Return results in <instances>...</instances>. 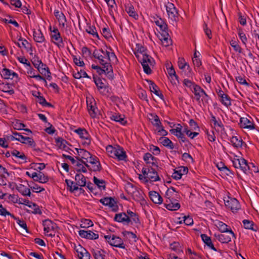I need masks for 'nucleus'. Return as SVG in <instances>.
I'll return each instance as SVG.
<instances>
[{
	"label": "nucleus",
	"mask_w": 259,
	"mask_h": 259,
	"mask_svg": "<svg viewBox=\"0 0 259 259\" xmlns=\"http://www.w3.org/2000/svg\"><path fill=\"white\" fill-rule=\"evenodd\" d=\"M173 192L170 191H167L165 193V202L164 205L165 207L171 211H175L180 208L181 205L178 202L180 197L178 194L172 195Z\"/></svg>",
	"instance_id": "f257e3e1"
},
{
	"label": "nucleus",
	"mask_w": 259,
	"mask_h": 259,
	"mask_svg": "<svg viewBox=\"0 0 259 259\" xmlns=\"http://www.w3.org/2000/svg\"><path fill=\"white\" fill-rule=\"evenodd\" d=\"M137 58L141 63L145 73L147 74H150L152 73V70L150 69V66H153L155 63L154 59L147 54H138L137 55Z\"/></svg>",
	"instance_id": "f03ea898"
},
{
	"label": "nucleus",
	"mask_w": 259,
	"mask_h": 259,
	"mask_svg": "<svg viewBox=\"0 0 259 259\" xmlns=\"http://www.w3.org/2000/svg\"><path fill=\"white\" fill-rule=\"evenodd\" d=\"M100 64L103 66L102 68L98 65L93 64L92 65V68L96 70L97 72L99 75L105 73L108 75L109 78L113 79V69L110 63H104V61L102 60Z\"/></svg>",
	"instance_id": "7ed1b4c3"
},
{
	"label": "nucleus",
	"mask_w": 259,
	"mask_h": 259,
	"mask_svg": "<svg viewBox=\"0 0 259 259\" xmlns=\"http://www.w3.org/2000/svg\"><path fill=\"white\" fill-rule=\"evenodd\" d=\"M194 87L195 88H194L193 92L196 96V101L200 102L201 97V101L203 105L208 104L210 99L209 96L199 85H195Z\"/></svg>",
	"instance_id": "20e7f679"
},
{
	"label": "nucleus",
	"mask_w": 259,
	"mask_h": 259,
	"mask_svg": "<svg viewBox=\"0 0 259 259\" xmlns=\"http://www.w3.org/2000/svg\"><path fill=\"white\" fill-rule=\"evenodd\" d=\"M13 134L14 136L10 137L12 141L17 140L23 144H28L33 148L35 147L36 143L32 138L24 137L21 134L17 132H13Z\"/></svg>",
	"instance_id": "39448f33"
},
{
	"label": "nucleus",
	"mask_w": 259,
	"mask_h": 259,
	"mask_svg": "<svg viewBox=\"0 0 259 259\" xmlns=\"http://www.w3.org/2000/svg\"><path fill=\"white\" fill-rule=\"evenodd\" d=\"M166 10L168 18L172 21H177L179 18V13L175 5L171 3H168L166 6Z\"/></svg>",
	"instance_id": "423d86ee"
},
{
	"label": "nucleus",
	"mask_w": 259,
	"mask_h": 259,
	"mask_svg": "<svg viewBox=\"0 0 259 259\" xmlns=\"http://www.w3.org/2000/svg\"><path fill=\"white\" fill-rule=\"evenodd\" d=\"M215 237L222 243H228L231 241L232 237H235V234L230 230L229 232L221 234H214Z\"/></svg>",
	"instance_id": "0eeeda50"
},
{
	"label": "nucleus",
	"mask_w": 259,
	"mask_h": 259,
	"mask_svg": "<svg viewBox=\"0 0 259 259\" xmlns=\"http://www.w3.org/2000/svg\"><path fill=\"white\" fill-rule=\"evenodd\" d=\"M225 204L227 207L230 209L232 212H236L240 208V205L239 201L235 198L228 197L227 200H225Z\"/></svg>",
	"instance_id": "6e6552de"
},
{
	"label": "nucleus",
	"mask_w": 259,
	"mask_h": 259,
	"mask_svg": "<svg viewBox=\"0 0 259 259\" xmlns=\"http://www.w3.org/2000/svg\"><path fill=\"white\" fill-rule=\"evenodd\" d=\"M87 105L89 114L92 118H94L97 115L98 111L96 107V103L93 98H87Z\"/></svg>",
	"instance_id": "1a4fd4ad"
},
{
	"label": "nucleus",
	"mask_w": 259,
	"mask_h": 259,
	"mask_svg": "<svg viewBox=\"0 0 259 259\" xmlns=\"http://www.w3.org/2000/svg\"><path fill=\"white\" fill-rule=\"evenodd\" d=\"M109 148L111 149V153H113L119 160H125L126 158V152L122 148L118 147V148H114L112 146H109Z\"/></svg>",
	"instance_id": "9d476101"
},
{
	"label": "nucleus",
	"mask_w": 259,
	"mask_h": 259,
	"mask_svg": "<svg viewBox=\"0 0 259 259\" xmlns=\"http://www.w3.org/2000/svg\"><path fill=\"white\" fill-rule=\"evenodd\" d=\"M160 180L156 170L150 166L149 171L148 172V176L144 177V181L145 183H148L149 181L151 182H156Z\"/></svg>",
	"instance_id": "9b49d317"
},
{
	"label": "nucleus",
	"mask_w": 259,
	"mask_h": 259,
	"mask_svg": "<svg viewBox=\"0 0 259 259\" xmlns=\"http://www.w3.org/2000/svg\"><path fill=\"white\" fill-rule=\"evenodd\" d=\"M114 221L119 223H122L126 225H128L131 223V220L125 212H120L115 214Z\"/></svg>",
	"instance_id": "f8f14e48"
},
{
	"label": "nucleus",
	"mask_w": 259,
	"mask_h": 259,
	"mask_svg": "<svg viewBox=\"0 0 259 259\" xmlns=\"http://www.w3.org/2000/svg\"><path fill=\"white\" fill-rule=\"evenodd\" d=\"M87 162L93 165L92 170L94 171H100L101 170L102 166L98 158L95 155H92L87 160Z\"/></svg>",
	"instance_id": "ddd939ff"
},
{
	"label": "nucleus",
	"mask_w": 259,
	"mask_h": 259,
	"mask_svg": "<svg viewBox=\"0 0 259 259\" xmlns=\"http://www.w3.org/2000/svg\"><path fill=\"white\" fill-rule=\"evenodd\" d=\"M108 242L111 246L123 249L125 248V245L122 239L114 235H112L111 240H108Z\"/></svg>",
	"instance_id": "4468645a"
},
{
	"label": "nucleus",
	"mask_w": 259,
	"mask_h": 259,
	"mask_svg": "<svg viewBox=\"0 0 259 259\" xmlns=\"http://www.w3.org/2000/svg\"><path fill=\"white\" fill-rule=\"evenodd\" d=\"M51 31L53 33L51 35L52 39L56 41H53V42L54 44H55L57 46H61V44H63V39L61 36V34L59 31V30L57 28H54L53 30H51Z\"/></svg>",
	"instance_id": "2eb2a0df"
},
{
	"label": "nucleus",
	"mask_w": 259,
	"mask_h": 259,
	"mask_svg": "<svg viewBox=\"0 0 259 259\" xmlns=\"http://www.w3.org/2000/svg\"><path fill=\"white\" fill-rule=\"evenodd\" d=\"M166 67L167 73H168V75L171 78L172 80H171V82L172 83L176 84L177 82L178 83L179 82L178 76L176 74V71H175L173 66L172 65L170 66L169 63H167L166 65Z\"/></svg>",
	"instance_id": "dca6fc26"
},
{
	"label": "nucleus",
	"mask_w": 259,
	"mask_h": 259,
	"mask_svg": "<svg viewBox=\"0 0 259 259\" xmlns=\"http://www.w3.org/2000/svg\"><path fill=\"white\" fill-rule=\"evenodd\" d=\"M44 230L47 233L51 231H54L57 228L56 224L50 220H46L43 221Z\"/></svg>",
	"instance_id": "f3484780"
},
{
	"label": "nucleus",
	"mask_w": 259,
	"mask_h": 259,
	"mask_svg": "<svg viewBox=\"0 0 259 259\" xmlns=\"http://www.w3.org/2000/svg\"><path fill=\"white\" fill-rule=\"evenodd\" d=\"M100 51L104 54L103 57H104V59H107V62H110V64H111V62H116L117 61V58L114 53L109 52V51L104 50L102 49H100ZM102 57L103 58V57Z\"/></svg>",
	"instance_id": "a211bd4d"
},
{
	"label": "nucleus",
	"mask_w": 259,
	"mask_h": 259,
	"mask_svg": "<svg viewBox=\"0 0 259 259\" xmlns=\"http://www.w3.org/2000/svg\"><path fill=\"white\" fill-rule=\"evenodd\" d=\"M240 126L242 128L253 130L255 128L253 123L246 117H241L240 118Z\"/></svg>",
	"instance_id": "6ab92c4d"
},
{
	"label": "nucleus",
	"mask_w": 259,
	"mask_h": 259,
	"mask_svg": "<svg viewBox=\"0 0 259 259\" xmlns=\"http://www.w3.org/2000/svg\"><path fill=\"white\" fill-rule=\"evenodd\" d=\"M144 160L147 164H151V166L157 167V159L152 155L150 153H146L143 157Z\"/></svg>",
	"instance_id": "aec40b11"
},
{
	"label": "nucleus",
	"mask_w": 259,
	"mask_h": 259,
	"mask_svg": "<svg viewBox=\"0 0 259 259\" xmlns=\"http://www.w3.org/2000/svg\"><path fill=\"white\" fill-rule=\"evenodd\" d=\"M147 81L149 83L150 91L155 94L157 96L159 97L161 99H163L164 96L159 90L158 86L151 80H147Z\"/></svg>",
	"instance_id": "412c9836"
},
{
	"label": "nucleus",
	"mask_w": 259,
	"mask_h": 259,
	"mask_svg": "<svg viewBox=\"0 0 259 259\" xmlns=\"http://www.w3.org/2000/svg\"><path fill=\"white\" fill-rule=\"evenodd\" d=\"M149 195L150 199L153 203L158 204H160L162 203L163 198L157 192L154 191H150Z\"/></svg>",
	"instance_id": "4be33fe9"
},
{
	"label": "nucleus",
	"mask_w": 259,
	"mask_h": 259,
	"mask_svg": "<svg viewBox=\"0 0 259 259\" xmlns=\"http://www.w3.org/2000/svg\"><path fill=\"white\" fill-rule=\"evenodd\" d=\"M54 15L56 19L58 20L59 25L62 26V27H65L66 22V18L64 14L60 12L59 10H55L54 11Z\"/></svg>",
	"instance_id": "5701e85b"
},
{
	"label": "nucleus",
	"mask_w": 259,
	"mask_h": 259,
	"mask_svg": "<svg viewBox=\"0 0 259 259\" xmlns=\"http://www.w3.org/2000/svg\"><path fill=\"white\" fill-rule=\"evenodd\" d=\"M1 75L4 78L7 79H12L15 77H18V74L16 73L7 68H4L2 70Z\"/></svg>",
	"instance_id": "b1692460"
},
{
	"label": "nucleus",
	"mask_w": 259,
	"mask_h": 259,
	"mask_svg": "<svg viewBox=\"0 0 259 259\" xmlns=\"http://www.w3.org/2000/svg\"><path fill=\"white\" fill-rule=\"evenodd\" d=\"M155 23L156 25L159 27L160 30L162 31V34H164L165 35H168L167 25L163 20L159 19L155 21Z\"/></svg>",
	"instance_id": "393cba45"
},
{
	"label": "nucleus",
	"mask_w": 259,
	"mask_h": 259,
	"mask_svg": "<svg viewBox=\"0 0 259 259\" xmlns=\"http://www.w3.org/2000/svg\"><path fill=\"white\" fill-rule=\"evenodd\" d=\"M148 117L151 123L156 127L161 126V122L159 117L155 113L149 114Z\"/></svg>",
	"instance_id": "a878e982"
},
{
	"label": "nucleus",
	"mask_w": 259,
	"mask_h": 259,
	"mask_svg": "<svg viewBox=\"0 0 259 259\" xmlns=\"http://www.w3.org/2000/svg\"><path fill=\"white\" fill-rule=\"evenodd\" d=\"M201 237L204 243L210 248L214 251H217L216 248L214 246L211 238L207 236V235L202 234L201 235Z\"/></svg>",
	"instance_id": "bb28decb"
},
{
	"label": "nucleus",
	"mask_w": 259,
	"mask_h": 259,
	"mask_svg": "<svg viewBox=\"0 0 259 259\" xmlns=\"http://www.w3.org/2000/svg\"><path fill=\"white\" fill-rule=\"evenodd\" d=\"M14 42L16 45L18 46V47H24L27 52H30V55H32V46L26 39H24L21 44L18 42H16V41H14Z\"/></svg>",
	"instance_id": "cd10ccee"
},
{
	"label": "nucleus",
	"mask_w": 259,
	"mask_h": 259,
	"mask_svg": "<svg viewBox=\"0 0 259 259\" xmlns=\"http://www.w3.org/2000/svg\"><path fill=\"white\" fill-rule=\"evenodd\" d=\"M33 39L36 42L39 43H42L45 41V37L40 29L33 31Z\"/></svg>",
	"instance_id": "c85d7f7f"
},
{
	"label": "nucleus",
	"mask_w": 259,
	"mask_h": 259,
	"mask_svg": "<svg viewBox=\"0 0 259 259\" xmlns=\"http://www.w3.org/2000/svg\"><path fill=\"white\" fill-rule=\"evenodd\" d=\"M100 202L105 206H108L110 207H113L114 204H116V201L112 197H104L99 200Z\"/></svg>",
	"instance_id": "c756f323"
},
{
	"label": "nucleus",
	"mask_w": 259,
	"mask_h": 259,
	"mask_svg": "<svg viewBox=\"0 0 259 259\" xmlns=\"http://www.w3.org/2000/svg\"><path fill=\"white\" fill-rule=\"evenodd\" d=\"M126 214L131 220L130 224L132 225L133 223L136 224L140 223V220L139 219L138 215L137 213L132 211L131 210H127Z\"/></svg>",
	"instance_id": "7c9ffc66"
},
{
	"label": "nucleus",
	"mask_w": 259,
	"mask_h": 259,
	"mask_svg": "<svg viewBox=\"0 0 259 259\" xmlns=\"http://www.w3.org/2000/svg\"><path fill=\"white\" fill-rule=\"evenodd\" d=\"M248 163L244 158L241 157L240 166L239 168L245 174H248L249 171V166Z\"/></svg>",
	"instance_id": "2f4dec72"
},
{
	"label": "nucleus",
	"mask_w": 259,
	"mask_h": 259,
	"mask_svg": "<svg viewBox=\"0 0 259 259\" xmlns=\"http://www.w3.org/2000/svg\"><path fill=\"white\" fill-rule=\"evenodd\" d=\"M233 146L236 148H241L244 143L240 137L233 136L231 139Z\"/></svg>",
	"instance_id": "473e14b6"
},
{
	"label": "nucleus",
	"mask_w": 259,
	"mask_h": 259,
	"mask_svg": "<svg viewBox=\"0 0 259 259\" xmlns=\"http://www.w3.org/2000/svg\"><path fill=\"white\" fill-rule=\"evenodd\" d=\"M75 180L76 184L80 187L85 186L86 180L84 176L81 174H76L75 177Z\"/></svg>",
	"instance_id": "72a5a7b5"
},
{
	"label": "nucleus",
	"mask_w": 259,
	"mask_h": 259,
	"mask_svg": "<svg viewBox=\"0 0 259 259\" xmlns=\"http://www.w3.org/2000/svg\"><path fill=\"white\" fill-rule=\"evenodd\" d=\"M16 189L23 196H30L31 195L30 189L22 184H19L17 186Z\"/></svg>",
	"instance_id": "f704fd0d"
},
{
	"label": "nucleus",
	"mask_w": 259,
	"mask_h": 259,
	"mask_svg": "<svg viewBox=\"0 0 259 259\" xmlns=\"http://www.w3.org/2000/svg\"><path fill=\"white\" fill-rule=\"evenodd\" d=\"M125 11L130 17H133L135 19H138V15L135 10L134 7L131 5H128L125 7Z\"/></svg>",
	"instance_id": "c9c22d12"
},
{
	"label": "nucleus",
	"mask_w": 259,
	"mask_h": 259,
	"mask_svg": "<svg viewBox=\"0 0 259 259\" xmlns=\"http://www.w3.org/2000/svg\"><path fill=\"white\" fill-rule=\"evenodd\" d=\"M11 154L15 156L16 158H19L22 161V162H27V157L23 152H20L17 150H13L11 152Z\"/></svg>",
	"instance_id": "e433bc0d"
},
{
	"label": "nucleus",
	"mask_w": 259,
	"mask_h": 259,
	"mask_svg": "<svg viewBox=\"0 0 259 259\" xmlns=\"http://www.w3.org/2000/svg\"><path fill=\"white\" fill-rule=\"evenodd\" d=\"M85 31L90 34H91L94 38H97L100 39L99 36L98 35L96 28L94 25H89L85 29Z\"/></svg>",
	"instance_id": "4c0bfd02"
},
{
	"label": "nucleus",
	"mask_w": 259,
	"mask_h": 259,
	"mask_svg": "<svg viewBox=\"0 0 259 259\" xmlns=\"http://www.w3.org/2000/svg\"><path fill=\"white\" fill-rule=\"evenodd\" d=\"M74 132L79 135L80 138L89 140L90 135L87 130L84 128H78L75 130Z\"/></svg>",
	"instance_id": "58836bf2"
},
{
	"label": "nucleus",
	"mask_w": 259,
	"mask_h": 259,
	"mask_svg": "<svg viewBox=\"0 0 259 259\" xmlns=\"http://www.w3.org/2000/svg\"><path fill=\"white\" fill-rule=\"evenodd\" d=\"M111 119L116 122H118L122 125L126 124V120L125 119L124 116L117 114H114L112 115Z\"/></svg>",
	"instance_id": "ea45409f"
},
{
	"label": "nucleus",
	"mask_w": 259,
	"mask_h": 259,
	"mask_svg": "<svg viewBox=\"0 0 259 259\" xmlns=\"http://www.w3.org/2000/svg\"><path fill=\"white\" fill-rule=\"evenodd\" d=\"M75 150L77 151L78 155L81 156L82 159L88 160L92 156L89 152L83 149H78V148H75Z\"/></svg>",
	"instance_id": "a19ab883"
},
{
	"label": "nucleus",
	"mask_w": 259,
	"mask_h": 259,
	"mask_svg": "<svg viewBox=\"0 0 259 259\" xmlns=\"http://www.w3.org/2000/svg\"><path fill=\"white\" fill-rule=\"evenodd\" d=\"M161 143L165 147L172 149L174 148L172 142L167 137H161L159 139Z\"/></svg>",
	"instance_id": "79ce46f5"
},
{
	"label": "nucleus",
	"mask_w": 259,
	"mask_h": 259,
	"mask_svg": "<svg viewBox=\"0 0 259 259\" xmlns=\"http://www.w3.org/2000/svg\"><path fill=\"white\" fill-rule=\"evenodd\" d=\"M94 182L95 184L101 190H105L106 188V182L103 180H100L96 177H94Z\"/></svg>",
	"instance_id": "37998d69"
},
{
	"label": "nucleus",
	"mask_w": 259,
	"mask_h": 259,
	"mask_svg": "<svg viewBox=\"0 0 259 259\" xmlns=\"http://www.w3.org/2000/svg\"><path fill=\"white\" fill-rule=\"evenodd\" d=\"M57 146L61 149H65L66 148V144H68V142L63 139L62 138L58 137L55 140Z\"/></svg>",
	"instance_id": "c03bdc74"
},
{
	"label": "nucleus",
	"mask_w": 259,
	"mask_h": 259,
	"mask_svg": "<svg viewBox=\"0 0 259 259\" xmlns=\"http://www.w3.org/2000/svg\"><path fill=\"white\" fill-rule=\"evenodd\" d=\"M49 181V178L46 176L42 172L39 171L37 174V177L35 179V181L38 182L40 183H46Z\"/></svg>",
	"instance_id": "a18cd8bd"
},
{
	"label": "nucleus",
	"mask_w": 259,
	"mask_h": 259,
	"mask_svg": "<svg viewBox=\"0 0 259 259\" xmlns=\"http://www.w3.org/2000/svg\"><path fill=\"white\" fill-rule=\"evenodd\" d=\"M38 71L42 75H47V74L50 73V69L46 64H42L36 68Z\"/></svg>",
	"instance_id": "49530a36"
},
{
	"label": "nucleus",
	"mask_w": 259,
	"mask_h": 259,
	"mask_svg": "<svg viewBox=\"0 0 259 259\" xmlns=\"http://www.w3.org/2000/svg\"><path fill=\"white\" fill-rule=\"evenodd\" d=\"M220 102L225 106L229 107L231 105V100L227 94H225L223 97L220 98Z\"/></svg>",
	"instance_id": "de8ad7c7"
},
{
	"label": "nucleus",
	"mask_w": 259,
	"mask_h": 259,
	"mask_svg": "<svg viewBox=\"0 0 259 259\" xmlns=\"http://www.w3.org/2000/svg\"><path fill=\"white\" fill-rule=\"evenodd\" d=\"M100 50H95L93 53V57L95 58L98 59L100 63H101L102 60L104 61V63H108L107 59H104V57H103V58L102 57L104 56V54L102 53V54H101L99 53ZM100 52H101L100 51Z\"/></svg>",
	"instance_id": "09e8293b"
},
{
	"label": "nucleus",
	"mask_w": 259,
	"mask_h": 259,
	"mask_svg": "<svg viewBox=\"0 0 259 259\" xmlns=\"http://www.w3.org/2000/svg\"><path fill=\"white\" fill-rule=\"evenodd\" d=\"M238 36L241 39L242 44L244 45H246V42L247 41V38L245 34L244 33V32L242 30V29L241 28H238Z\"/></svg>",
	"instance_id": "8fccbe9b"
},
{
	"label": "nucleus",
	"mask_w": 259,
	"mask_h": 259,
	"mask_svg": "<svg viewBox=\"0 0 259 259\" xmlns=\"http://www.w3.org/2000/svg\"><path fill=\"white\" fill-rule=\"evenodd\" d=\"M93 78L94 82L99 90L100 91L103 89H105L104 88H105V84L104 82H102L101 78H96L94 76Z\"/></svg>",
	"instance_id": "3c124183"
},
{
	"label": "nucleus",
	"mask_w": 259,
	"mask_h": 259,
	"mask_svg": "<svg viewBox=\"0 0 259 259\" xmlns=\"http://www.w3.org/2000/svg\"><path fill=\"white\" fill-rule=\"evenodd\" d=\"M162 38L161 39V42L163 46L168 47L171 44V40L169 38V34L168 35H165L164 34H161Z\"/></svg>",
	"instance_id": "603ef678"
},
{
	"label": "nucleus",
	"mask_w": 259,
	"mask_h": 259,
	"mask_svg": "<svg viewBox=\"0 0 259 259\" xmlns=\"http://www.w3.org/2000/svg\"><path fill=\"white\" fill-rule=\"evenodd\" d=\"M230 44L235 51L238 52L239 53H242V49L236 41L231 40Z\"/></svg>",
	"instance_id": "864d4df0"
},
{
	"label": "nucleus",
	"mask_w": 259,
	"mask_h": 259,
	"mask_svg": "<svg viewBox=\"0 0 259 259\" xmlns=\"http://www.w3.org/2000/svg\"><path fill=\"white\" fill-rule=\"evenodd\" d=\"M219 230L222 233L229 232L230 228H228V226L225 223L220 222L219 223Z\"/></svg>",
	"instance_id": "5fc2aeb1"
},
{
	"label": "nucleus",
	"mask_w": 259,
	"mask_h": 259,
	"mask_svg": "<svg viewBox=\"0 0 259 259\" xmlns=\"http://www.w3.org/2000/svg\"><path fill=\"white\" fill-rule=\"evenodd\" d=\"M0 215L3 216L8 215L11 216V217H12L13 219H16V217L14 214L7 211L2 204H0Z\"/></svg>",
	"instance_id": "6e6d98bb"
},
{
	"label": "nucleus",
	"mask_w": 259,
	"mask_h": 259,
	"mask_svg": "<svg viewBox=\"0 0 259 259\" xmlns=\"http://www.w3.org/2000/svg\"><path fill=\"white\" fill-rule=\"evenodd\" d=\"M29 207L33 209V211H32L31 212L34 214H41L42 213V212L39 206L36 203H33L32 202V203L29 205Z\"/></svg>",
	"instance_id": "4d7b16f0"
},
{
	"label": "nucleus",
	"mask_w": 259,
	"mask_h": 259,
	"mask_svg": "<svg viewBox=\"0 0 259 259\" xmlns=\"http://www.w3.org/2000/svg\"><path fill=\"white\" fill-rule=\"evenodd\" d=\"M102 35L107 40L112 38L109 29L103 28L102 30Z\"/></svg>",
	"instance_id": "13d9d810"
},
{
	"label": "nucleus",
	"mask_w": 259,
	"mask_h": 259,
	"mask_svg": "<svg viewBox=\"0 0 259 259\" xmlns=\"http://www.w3.org/2000/svg\"><path fill=\"white\" fill-rule=\"evenodd\" d=\"M243 224L244 228L246 229H250L252 230H254V229L253 228V223L252 221L247 220H244L243 221Z\"/></svg>",
	"instance_id": "bf43d9fd"
},
{
	"label": "nucleus",
	"mask_w": 259,
	"mask_h": 259,
	"mask_svg": "<svg viewBox=\"0 0 259 259\" xmlns=\"http://www.w3.org/2000/svg\"><path fill=\"white\" fill-rule=\"evenodd\" d=\"M82 224L80 225L81 228H88L93 226V222L88 219H84L81 221Z\"/></svg>",
	"instance_id": "052dcab7"
},
{
	"label": "nucleus",
	"mask_w": 259,
	"mask_h": 259,
	"mask_svg": "<svg viewBox=\"0 0 259 259\" xmlns=\"http://www.w3.org/2000/svg\"><path fill=\"white\" fill-rule=\"evenodd\" d=\"M217 167L221 171H228L230 172L229 169L225 165L224 163L220 162L217 164Z\"/></svg>",
	"instance_id": "680f3d73"
},
{
	"label": "nucleus",
	"mask_w": 259,
	"mask_h": 259,
	"mask_svg": "<svg viewBox=\"0 0 259 259\" xmlns=\"http://www.w3.org/2000/svg\"><path fill=\"white\" fill-rule=\"evenodd\" d=\"M13 126L14 128L17 130H23V128L26 126L24 123L20 122L19 120H17L15 122H14Z\"/></svg>",
	"instance_id": "e2e57ef3"
},
{
	"label": "nucleus",
	"mask_w": 259,
	"mask_h": 259,
	"mask_svg": "<svg viewBox=\"0 0 259 259\" xmlns=\"http://www.w3.org/2000/svg\"><path fill=\"white\" fill-rule=\"evenodd\" d=\"M183 83L184 84L189 88L191 89H193L194 90V88H195V85H197V84H195L194 82H192L191 80H189L188 79H185L183 80Z\"/></svg>",
	"instance_id": "0e129e2a"
},
{
	"label": "nucleus",
	"mask_w": 259,
	"mask_h": 259,
	"mask_svg": "<svg viewBox=\"0 0 259 259\" xmlns=\"http://www.w3.org/2000/svg\"><path fill=\"white\" fill-rule=\"evenodd\" d=\"M178 63L179 67L181 69H184L186 66H187L188 68L189 67V65L185 62V59L183 58L179 59Z\"/></svg>",
	"instance_id": "69168bd1"
},
{
	"label": "nucleus",
	"mask_w": 259,
	"mask_h": 259,
	"mask_svg": "<svg viewBox=\"0 0 259 259\" xmlns=\"http://www.w3.org/2000/svg\"><path fill=\"white\" fill-rule=\"evenodd\" d=\"M183 221L184 223L187 226H190L193 225V219L190 216H184L183 218Z\"/></svg>",
	"instance_id": "338daca9"
},
{
	"label": "nucleus",
	"mask_w": 259,
	"mask_h": 259,
	"mask_svg": "<svg viewBox=\"0 0 259 259\" xmlns=\"http://www.w3.org/2000/svg\"><path fill=\"white\" fill-rule=\"evenodd\" d=\"M170 132L175 135V134L183 133L182 132V126L180 124H178V126L176 128L171 129Z\"/></svg>",
	"instance_id": "774afa93"
}]
</instances>
